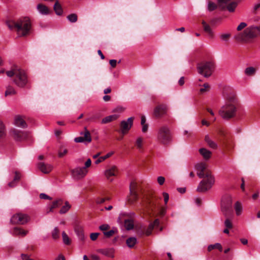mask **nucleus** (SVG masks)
<instances>
[{
  "label": "nucleus",
  "instance_id": "51",
  "mask_svg": "<svg viewBox=\"0 0 260 260\" xmlns=\"http://www.w3.org/2000/svg\"><path fill=\"white\" fill-rule=\"evenodd\" d=\"M224 225L228 229H232L233 228V224L231 221L229 219H226L224 221Z\"/></svg>",
  "mask_w": 260,
  "mask_h": 260
},
{
  "label": "nucleus",
  "instance_id": "23",
  "mask_svg": "<svg viewBox=\"0 0 260 260\" xmlns=\"http://www.w3.org/2000/svg\"><path fill=\"white\" fill-rule=\"evenodd\" d=\"M80 135L83 136L82 137L86 143H90L91 142L92 139L90 133L86 127H84V131L80 133Z\"/></svg>",
  "mask_w": 260,
  "mask_h": 260
},
{
  "label": "nucleus",
  "instance_id": "34",
  "mask_svg": "<svg viewBox=\"0 0 260 260\" xmlns=\"http://www.w3.org/2000/svg\"><path fill=\"white\" fill-rule=\"evenodd\" d=\"M242 206L240 202L237 201L235 205V210L236 215L239 216L241 214L242 212Z\"/></svg>",
  "mask_w": 260,
  "mask_h": 260
},
{
  "label": "nucleus",
  "instance_id": "39",
  "mask_svg": "<svg viewBox=\"0 0 260 260\" xmlns=\"http://www.w3.org/2000/svg\"><path fill=\"white\" fill-rule=\"evenodd\" d=\"M237 6V3L236 2H231L227 6L226 5L225 8L230 12H233L235 11L236 8Z\"/></svg>",
  "mask_w": 260,
  "mask_h": 260
},
{
  "label": "nucleus",
  "instance_id": "31",
  "mask_svg": "<svg viewBox=\"0 0 260 260\" xmlns=\"http://www.w3.org/2000/svg\"><path fill=\"white\" fill-rule=\"evenodd\" d=\"M137 242V239L135 237L128 238L126 241L127 246L131 248H133Z\"/></svg>",
  "mask_w": 260,
  "mask_h": 260
},
{
  "label": "nucleus",
  "instance_id": "58",
  "mask_svg": "<svg viewBox=\"0 0 260 260\" xmlns=\"http://www.w3.org/2000/svg\"><path fill=\"white\" fill-rule=\"evenodd\" d=\"M40 198L42 199H48L50 200H52L51 197L43 193H42L40 194Z\"/></svg>",
  "mask_w": 260,
  "mask_h": 260
},
{
  "label": "nucleus",
  "instance_id": "8",
  "mask_svg": "<svg viewBox=\"0 0 260 260\" xmlns=\"http://www.w3.org/2000/svg\"><path fill=\"white\" fill-rule=\"evenodd\" d=\"M30 219L29 216L26 214L18 212L14 214L10 220L14 224L23 225L27 223Z\"/></svg>",
  "mask_w": 260,
  "mask_h": 260
},
{
  "label": "nucleus",
  "instance_id": "60",
  "mask_svg": "<svg viewBox=\"0 0 260 260\" xmlns=\"http://www.w3.org/2000/svg\"><path fill=\"white\" fill-rule=\"evenodd\" d=\"M15 177L13 179V180H14V181H16L17 182H18L19 179H20V174L18 172H15Z\"/></svg>",
  "mask_w": 260,
  "mask_h": 260
},
{
  "label": "nucleus",
  "instance_id": "17",
  "mask_svg": "<svg viewBox=\"0 0 260 260\" xmlns=\"http://www.w3.org/2000/svg\"><path fill=\"white\" fill-rule=\"evenodd\" d=\"M14 123L16 126L21 128H25L27 126L23 117L19 115L14 117Z\"/></svg>",
  "mask_w": 260,
  "mask_h": 260
},
{
  "label": "nucleus",
  "instance_id": "7",
  "mask_svg": "<svg viewBox=\"0 0 260 260\" xmlns=\"http://www.w3.org/2000/svg\"><path fill=\"white\" fill-rule=\"evenodd\" d=\"M199 74L206 78L209 77L213 73L215 69V63L212 61H207L199 64L198 66Z\"/></svg>",
  "mask_w": 260,
  "mask_h": 260
},
{
  "label": "nucleus",
  "instance_id": "35",
  "mask_svg": "<svg viewBox=\"0 0 260 260\" xmlns=\"http://www.w3.org/2000/svg\"><path fill=\"white\" fill-rule=\"evenodd\" d=\"M143 141L144 139L142 137H139L136 140L135 145L139 151H141L143 149Z\"/></svg>",
  "mask_w": 260,
  "mask_h": 260
},
{
  "label": "nucleus",
  "instance_id": "29",
  "mask_svg": "<svg viewBox=\"0 0 260 260\" xmlns=\"http://www.w3.org/2000/svg\"><path fill=\"white\" fill-rule=\"evenodd\" d=\"M17 94V91L12 86L9 85L6 87L5 95L6 96L9 95H14Z\"/></svg>",
  "mask_w": 260,
  "mask_h": 260
},
{
  "label": "nucleus",
  "instance_id": "18",
  "mask_svg": "<svg viewBox=\"0 0 260 260\" xmlns=\"http://www.w3.org/2000/svg\"><path fill=\"white\" fill-rule=\"evenodd\" d=\"M38 167L44 174L50 173L53 168V167L50 164H45L43 162H39L38 164Z\"/></svg>",
  "mask_w": 260,
  "mask_h": 260
},
{
  "label": "nucleus",
  "instance_id": "28",
  "mask_svg": "<svg viewBox=\"0 0 260 260\" xmlns=\"http://www.w3.org/2000/svg\"><path fill=\"white\" fill-rule=\"evenodd\" d=\"M124 224L125 229L129 231L134 228V222L133 219H126L124 220Z\"/></svg>",
  "mask_w": 260,
  "mask_h": 260
},
{
  "label": "nucleus",
  "instance_id": "37",
  "mask_svg": "<svg viewBox=\"0 0 260 260\" xmlns=\"http://www.w3.org/2000/svg\"><path fill=\"white\" fill-rule=\"evenodd\" d=\"M71 206L70 205L69 203L67 201L65 202V204L63 206L59 211V213L60 214H64L67 213L71 208Z\"/></svg>",
  "mask_w": 260,
  "mask_h": 260
},
{
  "label": "nucleus",
  "instance_id": "21",
  "mask_svg": "<svg viewBox=\"0 0 260 260\" xmlns=\"http://www.w3.org/2000/svg\"><path fill=\"white\" fill-rule=\"evenodd\" d=\"M28 233V231L24 230L21 228L16 227L13 230L12 234L15 236H21L24 237Z\"/></svg>",
  "mask_w": 260,
  "mask_h": 260
},
{
  "label": "nucleus",
  "instance_id": "26",
  "mask_svg": "<svg viewBox=\"0 0 260 260\" xmlns=\"http://www.w3.org/2000/svg\"><path fill=\"white\" fill-rule=\"evenodd\" d=\"M53 9L56 15L60 16L62 14L63 10L61 5L56 1L54 5Z\"/></svg>",
  "mask_w": 260,
  "mask_h": 260
},
{
  "label": "nucleus",
  "instance_id": "14",
  "mask_svg": "<svg viewBox=\"0 0 260 260\" xmlns=\"http://www.w3.org/2000/svg\"><path fill=\"white\" fill-rule=\"evenodd\" d=\"M167 113V107L165 105H160L156 106L154 109L153 114L155 117L160 118Z\"/></svg>",
  "mask_w": 260,
  "mask_h": 260
},
{
  "label": "nucleus",
  "instance_id": "61",
  "mask_svg": "<svg viewBox=\"0 0 260 260\" xmlns=\"http://www.w3.org/2000/svg\"><path fill=\"white\" fill-rule=\"evenodd\" d=\"M109 63L111 66L114 68H115L117 64V60L115 59L110 60Z\"/></svg>",
  "mask_w": 260,
  "mask_h": 260
},
{
  "label": "nucleus",
  "instance_id": "53",
  "mask_svg": "<svg viewBox=\"0 0 260 260\" xmlns=\"http://www.w3.org/2000/svg\"><path fill=\"white\" fill-rule=\"evenodd\" d=\"M103 253L106 255L109 256V257H113L114 256L112 249L105 250V251H104L103 252Z\"/></svg>",
  "mask_w": 260,
  "mask_h": 260
},
{
  "label": "nucleus",
  "instance_id": "56",
  "mask_svg": "<svg viewBox=\"0 0 260 260\" xmlns=\"http://www.w3.org/2000/svg\"><path fill=\"white\" fill-rule=\"evenodd\" d=\"M109 200L110 199L109 198H98L96 200V203L98 204H103L105 202V201Z\"/></svg>",
  "mask_w": 260,
  "mask_h": 260
},
{
  "label": "nucleus",
  "instance_id": "43",
  "mask_svg": "<svg viewBox=\"0 0 260 260\" xmlns=\"http://www.w3.org/2000/svg\"><path fill=\"white\" fill-rule=\"evenodd\" d=\"M217 8V5L211 1H209L208 4V10L209 11H212L215 10Z\"/></svg>",
  "mask_w": 260,
  "mask_h": 260
},
{
  "label": "nucleus",
  "instance_id": "55",
  "mask_svg": "<svg viewBox=\"0 0 260 260\" xmlns=\"http://www.w3.org/2000/svg\"><path fill=\"white\" fill-rule=\"evenodd\" d=\"M100 235L98 233H92L90 235V238L91 240L95 241L97 239L98 236Z\"/></svg>",
  "mask_w": 260,
  "mask_h": 260
},
{
  "label": "nucleus",
  "instance_id": "24",
  "mask_svg": "<svg viewBox=\"0 0 260 260\" xmlns=\"http://www.w3.org/2000/svg\"><path fill=\"white\" fill-rule=\"evenodd\" d=\"M63 203V201L61 199H58L56 201L53 202L52 204L49 207V210L47 211V213L50 212H52L53 209L56 208L61 205Z\"/></svg>",
  "mask_w": 260,
  "mask_h": 260
},
{
  "label": "nucleus",
  "instance_id": "27",
  "mask_svg": "<svg viewBox=\"0 0 260 260\" xmlns=\"http://www.w3.org/2000/svg\"><path fill=\"white\" fill-rule=\"evenodd\" d=\"M6 125L4 122L0 119V139L4 138L6 136Z\"/></svg>",
  "mask_w": 260,
  "mask_h": 260
},
{
  "label": "nucleus",
  "instance_id": "11",
  "mask_svg": "<svg viewBox=\"0 0 260 260\" xmlns=\"http://www.w3.org/2000/svg\"><path fill=\"white\" fill-rule=\"evenodd\" d=\"M10 136L16 141H21L25 140L27 137L26 132L13 128L10 131Z\"/></svg>",
  "mask_w": 260,
  "mask_h": 260
},
{
  "label": "nucleus",
  "instance_id": "22",
  "mask_svg": "<svg viewBox=\"0 0 260 260\" xmlns=\"http://www.w3.org/2000/svg\"><path fill=\"white\" fill-rule=\"evenodd\" d=\"M202 24L204 30L208 34V37L210 38H213L214 37V32L210 26L205 21H202Z\"/></svg>",
  "mask_w": 260,
  "mask_h": 260
},
{
  "label": "nucleus",
  "instance_id": "10",
  "mask_svg": "<svg viewBox=\"0 0 260 260\" xmlns=\"http://www.w3.org/2000/svg\"><path fill=\"white\" fill-rule=\"evenodd\" d=\"M137 190V183L134 181L132 182L129 185V194L127 199L128 203L133 204L138 200Z\"/></svg>",
  "mask_w": 260,
  "mask_h": 260
},
{
  "label": "nucleus",
  "instance_id": "64",
  "mask_svg": "<svg viewBox=\"0 0 260 260\" xmlns=\"http://www.w3.org/2000/svg\"><path fill=\"white\" fill-rule=\"evenodd\" d=\"M142 125V132L146 133L148 131V124H144V125Z\"/></svg>",
  "mask_w": 260,
  "mask_h": 260
},
{
  "label": "nucleus",
  "instance_id": "57",
  "mask_svg": "<svg viewBox=\"0 0 260 260\" xmlns=\"http://www.w3.org/2000/svg\"><path fill=\"white\" fill-rule=\"evenodd\" d=\"M74 141L76 143L86 142L82 136L75 138Z\"/></svg>",
  "mask_w": 260,
  "mask_h": 260
},
{
  "label": "nucleus",
  "instance_id": "3",
  "mask_svg": "<svg viewBox=\"0 0 260 260\" xmlns=\"http://www.w3.org/2000/svg\"><path fill=\"white\" fill-rule=\"evenodd\" d=\"M237 99L235 95L229 96L227 101L219 111V114L224 119H229L236 115Z\"/></svg>",
  "mask_w": 260,
  "mask_h": 260
},
{
  "label": "nucleus",
  "instance_id": "20",
  "mask_svg": "<svg viewBox=\"0 0 260 260\" xmlns=\"http://www.w3.org/2000/svg\"><path fill=\"white\" fill-rule=\"evenodd\" d=\"M117 169L115 166L111 167L110 168L106 170L105 172V175L107 179H109L111 176H115L117 175Z\"/></svg>",
  "mask_w": 260,
  "mask_h": 260
},
{
  "label": "nucleus",
  "instance_id": "9",
  "mask_svg": "<svg viewBox=\"0 0 260 260\" xmlns=\"http://www.w3.org/2000/svg\"><path fill=\"white\" fill-rule=\"evenodd\" d=\"M232 201L230 197L222 199L221 204V209L225 216L230 215L232 213Z\"/></svg>",
  "mask_w": 260,
  "mask_h": 260
},
{
  "label": "nucleus",
  "instance_id": "38",
  "mask_svg": "<svg viewBox=\"0 0 260 260\" xmlns=\"http://www.w3.org/2000/svg\"><path fill=\"white\" fill-rule=\"evenodd\" d=\"M205 140L206 142L207 143V144L208 145V146L209 147H210L211 148H216L217 147L216 144L214 142L212 141L210 139V138H209V137L208 136H205Z\"/></svg>",
  "mask_w": 260,
  "mask_h": 260
},
{
  "label": "nucleus",
  "instance_id": "5",
  "mask_svg": "<svg viewBox=\"0 0 260 260\" xmlns=\"http://www.w3.org/2000/svg\"><path fill=\"white\" fill-rule=\"evenodd\" d=\"M156 141L160 145H169L172 141V135L168 126L161 125L157 130Z\"/></svg>",
  "mask_w": 260,
  "mask_h": 260
},
{
  "label": "nucleus",
  "instance_id": "19",
  "mask_svg": "<svg viewBox=\"0 0 260 260\" xmlns=\"http://www.w3.org/2000/svg\"><path fill=\"white\" fill-rule=\"evenodd\" d=\"M156 199L154 197L148 199L146 203V208L148 211L152 210L156 206Z\"/></svg>",
  "mask_w": 260,
  "mask_h": 260
},
{
  "label": "nucleus",
  "instance_id": "32",
  "mask_svg": "<svg viewBox=\"0 0 260 260\" xmlns=\"http://www.w3.org/2000/svg\"><path fill=\"white\" fill-rule=\"evenodd\" d=\"M113 154H114V152L111 151V152L108 153L106 155L99 157V158L95 161V164H100V162L104 161L106 159L111 157Z\"/></svg>",
  "mask_w": 260,
  "mask_h": 260
},
{
  "label": "nucleus",
  "instance_id": "40",
  "mask_svg": "<svg viewBox=\"0 0 260 260\" xmlns=\"http://www.w3.org/2000/svg\"><path fill=\"white\" fill-rule=\"evenodd\" d=\"M67 18L70 22L75 23L78 20V16L76 14L73 13L68 15Z\"/></svg>",
  "mask_w": 260,
  "mask_h": 260
},
{
  "label": "nucleus",
  "instance_id": "45",
  "mask_svg": "<svg viewBox=\"0 0 260 260\" xmlns=\"http://www.w3.org/2000/svg\"><path fill=\"white\" fill-rule=\"evenodd\" d=\"M62 239L63 243L69 245L70 244V239L67 235V234L64 232H63L62 233Z\"/></svg>",
  "mask_w": 260,
  "mask_h": 260
},
{
  "label": "nucleus",
  "instance_id": "59",
  "mask_svg": "<svg viewBox=\"0 0 260 260\" xmlns=\"http://www.w3.org/2000/svg\"><path fill=\"white\" fill-rule=\"evenodd\" d=\"M162 195L164 198L165 203L166 204H167L169 201V194L167 192H163Z\"/></svg>",
  "mask_w": 260,
  "mask_h": 260
},
{
  "label": "nucleus",
  "instance_id": "47",
  "mask_svg": "<svg viewBox=\"0 0 260 260\" xmlns=\"http://www.w3.org/2000/svg\"><path fill=\"white\" fill-rule=\"evenodd\" d=\"M210 85L208 83H206L203 84V87L200 89V91L201 93H204L209 90Z\"/></svg>",
  "mask_w": 260,
  "mask_h": 260
},
{
  "label": "nucleus",
  "instance_id": "2",
  "mask_svg": "<svg viewBox=\"0 0 260 260\" xmlns=\"http://www.w3.org/2000/svg\"><path fill=\"white\" fill-rule=\"evenodd\" d=\"M6 73L9 77L12 78L13 82L18 87L24 88L28 83L25 72L18 66H13Z\"/></svg>",
  "mask_w": 260,
  "mask_h": 260
},
{
  "label": "nucleus",
  "instance_id": "42",
  "mask_svg": "<svg viewBox=\"0 0 260 260\" xmlns=\"http://www.w3.org/2000/svg\"><path fill=\"white\" fill-rule=\"evenodd\" d=\"M117 232V229H112L108 232H104L103 234L106 238H110L115 233H116Z\"/></svg>",
  "mask_w": 260,
  "mask_h": 260
},
{
  "label": "nucleus",
  "instance_id": "25",
  "mask_svg": "<svg viewBox=\"0 0 260 260\" xmlns=\"http://www.w3.org/2000/svg\"><path fill=\"white\" fill-rule=\"evenodd\" d=\"M119 115L118 114H113L108 116L104 118L102 120V123L105 124L114 121L119 117Z\"/></svg>",
  "mask_w": 260,
  "mask_h": 260
},
{
  "label": "nucleus",
  "instance_id": "50",
  "mask_svg": "<svg viewBox=\"0 0 260 260\" xmlns=\"http://www.w3.org/2000/svg\"><path fill=\"white\" fill-rule=\"evenodd\" d=\"M247 24L245 22H241L237 27V30L239 31L247 26Z\"/></svg>",
  "mask_w": 260,
  "mask_h": 260
},
{
  "label": "nucleus",
  "instance_id": "36",
  "mask_svg": "<svg viewBox=\"0 0 260 260\" xmlns=\"http://www.w3.org/2000/svg\"><path fill=\"white\" fill-rule=\"evenodd\" d=\"M214 249H217L220 251H222V247L221 245L218 243H215V244H213V245H210L208 247V251H211V250H212Z\"/></svg>",
  "mask_w": 260,
  "mask_h": 260
},
{
  "label": "nucleus",
  "instance_id": "30",
  "mask_svg": "<svg viewBox=\"0 0 260 260\" xmlns=\"http://www.w3.org/2000/svg\"><path fill=\"white\" fill-rule=\"evenodd\" d=\"M200 154L205 159H208L210 158L211 155V152L209 150L205 148H201L199 149Z\"/></svg>",
  "mask_w": 260,
  "mask_h": 260
},
{
  "label": "nucleus",
  "instance_id": "4",
  "mask_svg": "<svg viewBox=\"0 0 260 260\" xmlns=\"http://www.w3.org/2000/svg\"><path fill=\"white\" fill-rule=\"evenodd\" d=\"M260 35V28L258 26L252 25L246 28L243 32L236 34L234 38L240 43H247Z\"/></svg>",
  "mask_w": 260,
  "mask_h": 260
},
{
  "label": "nucleus",
  "instance_id": "62",
  "mask_svg": "<svg viewBox=\"0 0 260 260\" xmlns=\"http://www.w3.org/2000/svg\"><path fill=\"white\" fill-rule=\"evenodd\" d=\"M21 258L22 260H34L32 258H30L29 255L25 254H21Z\"/></svg>",
  "mask_w": 260,
  "mask_h": 260
},
{
  "label": "nucleus",
  "instance_id": "12",
  "mask_svg": "<svg viewBox=\"0 0 260 260\" xmlns=\"http://www.w3.org/2000/svg\"><path fill=\"white\" fill-rule=\"evenodd\" d=\"M134 119V118L131 117L128 118L127 120H123L121 122L120 131L122 134L124 135L128 133L133 125Z\"/></svg>",
  "mask_w": 260,
  "mask_h": 260
},
{
  "label": "nucleus",
  "instance_id": "16",
  "mask_svg": "<svg viewBox=\"0 0 260 260\" xmlns=\"http://www.w3.org/2000/svg\"><path fill=\"white\" fill-rule=\"evenodd\" d=\"M37 10L42 15H48L52 13V11L46 5L40 3L37 6Z\"/></svg>",
  "mask_w": 260,
  "mask_h": 260
},
{
  "label": "nucleus",
  "instance_id": "48",
  "mask_svg": "<svg viewBox=\"0 0 260 260\" xmlns=\"http://www.w3.org/2000/svg\"><path fill=\"white\" fill-rule=\"evenodd\" d=\"M231 34H222L220 35V38L221 40L224 41H228L229 38L231 37Z\"/></svg>",
  "mask_w": 260,
  "mask_h": 260
},
{
  "label": "nucleus",
  "instance_id": "63",
  "mask_svg": "<svg viewBox=\"0 0 260 260\" xmlns=\"http://www.w3.org/2000/svg\"><path fill=\"white\" fill-rule=\"evenodd\" d=\"M91 164V160L90 158H88L87 161L85 163V167L83 168H85L87 169V168L89 167Z\"/></svg>",
  "mask_w": 260,
  "mask_h": 260
},
{
  "label": "nucleus",
  "instance_id": "1",
  "mask_svg": "<svg viewBox=\"0 0 260 260\" xmlns=\"http://www.w3.org/2000/svg\"><path fill=\"white\" fill-rule=\"evenodd\" d=\"M6 24L10 30L16 32L18 37L28 36L32 28L31 20L28 17L20 18L16 21L9 20Z\"/></svg>",
  "mask_w": 260,
  "mask_h": 260
},
{
  "label": "nucleus",
  "instance_id": "41",
  "mask_svg": "<svg viewBox=\"0 0 260 260\" xmlns=\"http://www.w3.org/2000/svg\"><path fill=\"white\" fill-rule=\"evenodd\" d=\"M219 7L221 9H224L226 5L229 3L231 0H217Z\"/></svg>",
  "mask_w": 260,
  "mask_h": 260
},
{
  "label": "nucleus",
  "instance_id": "49",
  "mask_svg": "<svg viewBox=\"0 0 260 260\" xmlns=\"http://www.w3.org/2000/svg\"><path fill=\"white\" fill-rule=\"evenodd\" d=\"M154 229L153 224H149L148 228L146 230L145 232V234L147 236H149L151 235L152 231Z\"/></svg>",
  "mask_w": 260,
  "mask_h": 260
},
{
  "label": "nucleus",
  "instance_id": "6",
  "mask_svg": "<svg viewBox=\"0 0 260 260\" xmlns=\"http://www.w3.org/2000/svg\"><path fill=\"white\" fill-rule=\"evenodd\" d=\"M203 180L199 183L197 191L199 192H205L210 189L215 183V179L211 172H207Z\"/></svg>",
  "mask_w": 260,
  "mask_h": 260
},
{
  "label": "nucleus",
  "instance_id": "54",
  "mask_svg": "<svg viewBox=\"0 0 260 260\" xmlns=\"http://www.w3.org/2000/svg\"><path fill=\"white\" fill-rule=\"evenodd\" d=\"M157 181L158 183L160 185H162V184H164V183L165 181V178L164 177L159 176L157 177Z\"/></svg>",
  "mask_w": 260,
  "mask_h": 260
},
{
  "label": "nucleus",
  "instance_id": "52",
  "mask_svg": "<svg viewBox=\"0 0 260 260\" xmlns=\"http://www.w3.org/2000/svg\"><path fill=\"white\" fill-rule=\"evenodd\" d=\"M99 229L101 231H103V232H106V230H108L110 229V226L107 224H104L100 226Z\"/></svg>",
  "mask_w": 260,
  "mask_h": 260
},
{
  "label": "nucleus",
  "instance_id": "15",
  "mask_svg": "<svg viewBox=\"0 0 260 260\" xmlns=\"http://www.w3.org/2000/svg\"><path fill=\"white\" fill-rule=\"evenodd\" d=\"M207 166L205 163H200L196 166V169L197 171V175L200 178L204 177L207 172H211L206 170Z\"/></svg>",
  "mask_w": 260,
  "mask_h": 260
},
{
  "label": "nucleus",
  "instance_id": "44",
  "mask_svg": "<svg viewBox=\"0 0 260 260\" xmlns=\"http://www.w3.org/2000/svg\"><path fill=\"white\" fill-rule=\"evenodd\" d=\"M52 238L56 240L59 237V231L57 228H55L52 232Z\"/></svg>",
  "mask_w": 260,
  "mask_h": 260
},
{
  "label": "nucleus",
  "instance_id": "13",
  "mask_svg": "<svg viewBox=\"0 0 260 260\" xmlns=\"http://www.w3.org/2000/svg\"><path fill=\"white\" fill-rule=\"evenodd\" d=\"M87 172V170L83 167H78L71 171L72 176L76 179H80L84 177Z\"/></svg>",
  "mask_w": 260,
  "mask_h": 260
},
{
  "label": "nucleus",
  "instance_id": "46",
  "mask_svg": "<svg viewBox=\"0 0 260 260\" xmlns=\"http://www.w3.org/2000/svg\"><path fill=\"white\" fill-rule=\"evenodd\" d=\"M68 153V150L66 148L60 147L58 151V156L62 157L64 156Z\"/></svg>",
  "mask_w": 260,
  "mask_h": 260
},
{
  "label": "nucleus",
  "instance_id": "33",
  "mask_svg": "<svg viewBox=\"0 0 260 260\" xmlns=\"http://www.w3.org/2000/svg\"><path fill=\"white\" fill-rule=\"evenodd\" d=\"M256 73V69L252 67L246 68L244 71V73L248 76H253Z\"/></svg>",
  "mask_w": 260,
  "mask_h": 260
}]
</instances>
